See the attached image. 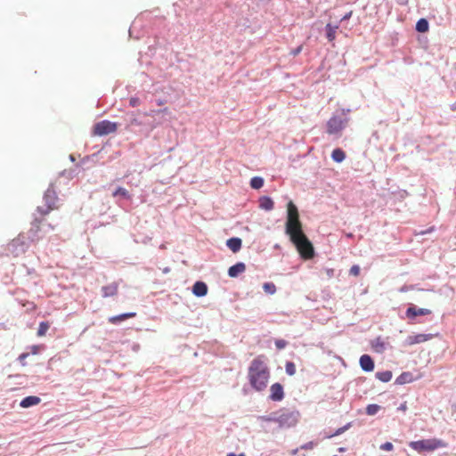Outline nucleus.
Masks as SVG:
<instances>
[{"mask_svg":"<svg viewBox=\"0 0 456 456\" xmlns=\"http://www.w3.org/2000/svg\"><path fill=\"white\" fill-rule=\"evenodd\" d=\"M286 233L289 235L302 257L310 259L314 256V247L303 232L297 208L292 201H289L287 205Z\"/></svg>","mask_w":456,"mask_h":456,"instance_id":"nucleus-1","label":"nucleus"},{"mask_svg":"<svg viewBox=\"0 0 456 456\" xmlns=\"http://www.w3.org/2000/svg\"><path fill=\"white\" fill-rule=\"evenodd\" d=\"M248 378L249 384L255 390L263 391L265 389L270 379V370L263 355L257 356L251 362L248 367Z\"/></svg>","mask_w":456,"mask_h":456,"instance_id":"nucleus-2","label":"nucleus"},{"mask_svg":"<svg viewBox=\"0 0 456 456\" xmlns=\"http://www.w3.org/2000/svg\"><path fill=\"white\" fill-rule=\"evenodd\" d=\"M45 206L37 207V211L42 215L48 214L51 210L58 208L59 198L54 191L53 185L50 184L43 197Z\"/></svg>","mask_w":456,"mask_h":456,"instance_id":"nucleus-3","label":"nucleus"},{"mask_svg":"<svg viewBox=\"0 0 456 456\" xmlns=\"http://www.w3.org/2000/svg\"><path fill=\"white\" fill-rule=\"evenodd\" d=\"M410 447L419 452H432L438 448L444 447V443L442 440L436 438L423 439L411 442Z\"/></svg>","mask_w":456,"mask_h":456,"instance_id":"nucleus-4","label":"nucleus"},{"mask_svg":"<svg viewBox=\"0 0 456 456\" xmlns=\"http://www.w3.org/2000/svg\"><path fill=\"white\" fill-rule=\"evenodd\" d=\"M348 118L333 115L327 122V133L329 134L338 135L346 127Z\"/></svg>","mask_w":456,"mask_h":456,"instance_id":"nucleus-5","label":"nucleus"},{"mask_svg":"<svg viewBox=\"0 0 456 456\" xmlns=\"http://www.w3.org/2000/svg\"><path fill=\"white\" fill-rule=\"evenodd\" d=\"M299 413L295 411L285 410L278 415L277 423L281 428H289L298 421Z\"/></svg>","mask_w":456,"mask_h":456,"instance_id":"nucleus-6","label":"nucleus"},{"mask_svg":"<svg viewBox=\"0 0 456 456\" xmlns=\"http://www.w3.org/2000/svg\"><path fill=\"white\" fill-rule=\"evenodd\" d=\"M117 130V124L109 120H102L94 125V134L106 135Z\"/></svg>","mask_w":456,"mask_h":456,"instance_id":"nucleus-7","label":"nucleus"},{"mask_svg":"<svg viewBox=\"0 0 456 456\" xmlns=\"http://www.w3.org/2000/svg\"><path fill=\"white\" fill-rule=\"evenodd\" d=\"M431 311L427 308H418L415 305H411L406 312L405 315L408 319L414 320L417 316L430 314Z\"/></svg>","mask_w":456,"mask_h":456,"instance_id":"nucleus-8","label":"nucleus"},{"mask_svg":"<svg viewBox=\"0 0 456 456\" xmlns=\"http://www.w3.org/2000/svg\"><path fill=\"white\" fill-rule=\"evenodd\" d=\"M270 399L274 402H280L284 398L283 387L280 383H274L270 388Z\"/></svg>","mask_w":456,"mask_h":456,"instance_id":"nucleus-9","label":"nucleus"},{"mask_svg":"<svg viewBox=\"0 0 456 456\" xmlns=\"http://www.w3.org/2000/svg\"><path fill=\"white\" fill-rule=\"evenodd\" d=\"M433 337L432 334H417V335H410L405 339V344L408 346H412L415 344H420L425 341L431 339Z\"/></svg>","mask_w":456,"mask_h":456,"instance_id":"nucleus-10","label":"nucleus"},{"mask_svg":"<svg viewBox=\"0 0 456 456\" xmlns=\"http://www.w3.org/2000/svg\"><path fill=\"white\" fill-rule=\"evenodd\" d=\"M359 362H360V366H361L362 370L366 372L372 371L374 369V366H375L374 361L369 354H362L360 357Z\"/></svg>","mask_w":456,"mask_h":456,"instance_id":"nucleus-11","label":"nucleus"},{"mask_svg":"<svg viewBox=\"0 0 456 456\" xmlns=\"http://www.w3.org/2000/svg\"><path fill=\"white\" fill-rule=\"evenodd\" d=\"M192 293L194 296L201 297L208 294V286L204 281H196L192 286Z\"/></svg>","mask_w":456,"mask_h":456,"instance_id":"nucleus-12","label":"nucleus"},{"mask_svg":"<svg viewBox=\"0 0 456 456\" xmlns=\"http://www.w3.org/2000/svg\"><path fill=\"white\" fill-rule=\"evenodd\" d=\"M118 283L112 282L110 284L102 287V296L103 297H113L118 293Z\"/></svg>","mask_w":456,"mask_h":456,"instance_id":"nucleus-13","label":"nucleus"},{"mask_svg":"<svg viewBox=\"0 0 456 456\" xmlns=\"http://www.w3.org/2000/svg\"><path fill=\"white\" fill-rule=\"evenodd\" d=\"M246 270V265L242 262H239L233 265H232L228 269V275L232 278H235L239 276L240 273H244Z\"/></svg>","mask_w":456,"mask_h":456,"instance_id":"nucleus-14","label":"nucleus"},{"mask_svg":"<svg viewBox=\"0 0 456 456\" xmlns=\"http://www.w3.org/2000/svg\"><path fill=\"white\" fill-rule=\"evenodd\" d=\"M416 379L414 378L413 374L410 371H404L402 374H400L396 379L395 384L396 385H404L411 383L414 381Z\"/></svg>","mask_w":456,"mask_h":456,"instance_id":"nucleus-15","label":"nucleus"},{"mask_svg":"<svg viewBox=\"0 0 456 456\" xmlns=\"http://www.w3.org/2000/svg\"><path fill=\"white\" fill-rule=\"evenodd\" d=\"M41 402V399L36 395H29L21 400L20 403V406L21 408H29L31 406L37 405Z\"/></svg>","mask_w":456,"mask_h":456,"instance_id":"nucleus-16","label":"nucleus"},{"mask_svg":"<svg viewBox=\"0 0 456 456\" xmlns=\"http://www.w3.org/2000/svg\"><path fill=\"white\" fill-rule=\"evenodd\" d=\"M112 197L118 199L117 202H119V200H131L132 196L129 193V191L123 188V187H118L113 192Z\"/></svg>","mask_w":456,"mask_h":456,"instance_id":"nucleus-17","label":"nucleus"},{"mask_svg":"<svg viewBox=\"0 0 456 456\" xmlns=\"http://www.w3.org/2000/svg\"><path fill=\"white\" fill-rule=\"evenodd\" d=\"M242 240L240 238L232 237L226 240V246L233 252L236 253L240 250Z\"/></svg>","mask_w":456,"mask_h":456,"instance_id":"nucleus-18","label":"nucleus"},{"mask_svg":"<svg viewBox=\"0 0 456 456\" xmlns=\"http://www.w3.org/2000/svg\"><path fill=\"white\" fill-rule=\"evenodd\" d=\"M136 315V313L131 312V313H125L118 315H114L109 318V322L112 324H118L128 318L134 317Z\"/></svg>","mask_w":456,"mask_h":456,"instance_id":"nucleus-19","label":"nucleus"},{"mask_svg":"<svg viewBox=\"0 0 456 456\" xmlns=\"http://www.w3.org/2000/svg\"><path fill=\"white\" fill-rule=\"evenodd\" d=\"M40 231L39 228V221L36 218L34 222L32 223V227L28 231V239L31 241H35L38 240L39 236L37 235L38 232Z\"/></svg>","mask_w":456,"mask_h":456,"instance_id":"nucleus-20","label":"nucleus"},{"mask_svg":"<svg viewBox=\"0 0 456 456\" xmlns=\"http://www.w3.org/2000/svg\"><path fill=\"white\" fill-rule=\"evenodd\" d=\"M273 200L267 196H263L259 199V207L266 211H270L273 208Z\"/></svg>","mask_w":456,"mask_h":456,"instance_id":"nucleus-21","label":"nucleus"},{"mask_svg":"<svg viewBox=\"0 0 456 456\" xmlns=\"http://www.w3.org/2000/svg\"><path fill=\"white\" fill-rule=\"evenodd\" d=\"M338 28V26H332L330 23H328L325 27L326 37L330 42H332L336 37V32Z\"/></svg>","mask_w":456,"mask_h":456,"instance_id":"nucleus-22","label":"nucleus"},{"mask_svg":"<svg viewBox=\"0 0 456 456\" xmlns=\"http://www.w3.org/2000/svg\"><path fill=\"white\" fill-rule=\"evenodd\" d=\"M331 159L337 163H341L346 159V153L343 150L337 148L333 150Z\"/></svg>","mask_w":456,"mask_h":456,"instance_id":"nucleus-23","label":"nucleus"},{"mask_svg":"<svg viewBox=\"0 0 456 456\" xmlns=\"http://www.w3.org/2000/svg\"><path fill=\"white\" fill-rule=\"evenodd\" d=\"M415 28L419 33H425V32L428 31L429 24H428V20H426L425 18L419 19L416 23Z\"/></svg>","mask_w":456,"mask_h":456,"instance_id":"nucleus-24","label":"nucleus"},{"mask_svg":"<svg viewBox=\"0 0 456 456\" xmlns=\"http://www.w3.org/2000/svg\"><path fill=\"white\" fill-rule=\"evenodd\" d=\"M376 378L382 382H388L391 380L393 374L390 370L376 372Z\"/></svg>","mask_w":456,"mask_h":456,"instance_id":"nucleus-25","label":"nucleus"},{"mask_svg":"<svg viewBox=\"0 0 456 456\" xmlns=\"http://www.w3.org/2000/svg\"><path fill=\"white\" fill-rule=\"evenodd\" d=\"M264 185V179L260 176H254L253 178H251L250 180V186L255 189V190H258L260 188H262Z\"/></svg>","mask_w":456,"mask_h":456,"instance_id":"nucleus-26","label":"nucleus"},{"mask_svg":"<svg viewBox=\"0 0 456 456\" xmlns=\"http://www.w3.org/2000/svg\"><path fill=\"white\" fill-rule=\"evenodd\" d=\"M50 328V324L47 322H41L37 330V336H45Z\"/></svg>","mask_w":456,"mask_h":456,"instance_id":"nucleus-27","label":"nucleus"},{"mask_svg":"<svg viewBox=\"0 0 456 456\" xmlns=\"http://www.w3.org/2000/svg\"><path fill=\"white\" fill-rule=\"evenodd\" d=\"M372 346L374 347L375 351L378 353H383L386 349L385 343L378 338L374 343L372 344Z\"/></svg>","mask_w":456,"mask_h":456,"instance_id":"nucleus-28","label":"nucleus"},{"mask_svg":"<svg viewBox=\"0 0 456 456\" xmlns=\"http://www.w3.org/2000/svg\"><path fill=\"white\" fill-rule=\"evenodd\" d=\"M263 289L265 293L273 295L276 292V286L273 282H265L263 285Z\"/></svg>","mask_w":456,"mask_h":456,"instance_id":"nucleus-29","label":"nucleus"},{"mask_svg":"<svg viewBox=\"0 0 456 456\" xmlns=\"http://www.w3.org/2000/svg\"><path fill=\"white\" fill-rule=\"evenodd\" d=\"M380 410V406L378 405V404H369L367 407H366V413L370 416H373L375 414H377L379 412V411Z\"/></svg>","mask_w":456,"mask_h":456,"instance_id":"nucleus-30","label":"nucleus"},{"mask_svg":"<svg viewBox=\"0 0 456 456\" xmlns=\"http://www.w3.org/2000/svg\"><path fill=\"white\" fill-rule=\"evenodd\" d=\"M285 371L288 375L293 376L296 373V365L292 362H287L285 365Z\"/></svg>","mask_w":456,"mask_h":456,"instance_id":"nucleus-31","label":"nucleus"},{"mask_svg":"<svg viewBox=\"0 0 456 456\" xmlns=\"http://www.w3.org/2000/svg\"><path fill=\"white\" fill-rule=\"evenodd\" d=\"M258 419L263 420V421H269V422H276L277 423L278 414L277 413H273L270 416H260Z\"/></svg>","mask_w":456,"mask_h":456,"instance_id":"nucleus-32","label":"nucleus"},{"mask_svg":"<svg viewBox=\"0 0 456 456\" xmlns=\"http://www.w3.org/2000/svg\"><path fill=\"white\" fill-rule=\"evenodd\" d=\"M351 425H352L351 423H347L344 427L338 428L335 431V433L332 435V436H339V435L343 434L344 432H346L347 429L350 428Z\"/></svg>","mask_w":456,"mask_h":456,"instance_id":"nucleus-33","label":"nucleus"},{"mask_svg":"<svg viewBox=\"0 0 456 456\" xmlns=\"http://www.w3.org/2000/svg\"><path fill=\"white\" fill-rule=\"evenodd\" d=\"M379 448H380V450L389 452L394 449V445L390 442H386V443L382 444Z\"/></svg>","mask_w":456,"mask_h":456,"instance_id":"nucleus-34","label":"nucleus"},{"mask_svg":"<svg viewBox=\"0 0 456 456\" xmlns=\"http://www.w3.org/2000/svg\"><path fill=\"white\" fill-rule=\"evenodd\" d=\"M287 344H288L287 341L284 340V339H277V340H275V346L280 350L285 348Z\"/></svg>","mask_w":456,"mask_h":456,"instance_id":"nucleus-35","label":"nucleus"},{"mask_svg":"<svg viewBox=\"0 0 456 456\" xmlns=\"http://www.w3.org/2000/svg\"><path fill=\"white\" fill-rule=\"evenodd\" d=\"M349 273L354 276H357L360 273V267L357 265H353L350 270Z\"/></svg>","mask_w":456,"mask_h":456,"instance_id":"nucleus-36","label":"nucleus"},{"mask_svg":"<svg viewBox=\"0 0 456 456\" xmlns=\"http://www.w3.org/2000/svg\"><path fill=\"white\" fill-rule=\"evenodd\" d=\"M140 102H141V101H140V99H139V98H137V97H132V98H130V100H129V105H130L131 107H134H134H137V106L140 104Z\"/></svg>","mask_w":456,"mask_h":456,"instance_id":"nucleus-37","label":"nucleus"},{"mask_svg":"<svg viewBox=\"0 0 456 456\" xmlns=\"http://www.w3.org/2000/svg\"><path fill=\"white\" fill-rule=\"evenodd\" d=\"M314 446V442H308L303 445H301L300 449H303V450H311L313 449Z\"/></svg>","mask_w":456,"mask_h":456,"instance_id":"nucleus-38","label":"nucleus"},{"mask_svg":"<svg viewBox=\"0 0 456 456\" xmlns=\"http://www.w3.org/2000/svg\"><path fill=\"white\" fill-rule=\"evenodd\" d=\"M302 49H303V45H299L297 48L291 50L290 54H292L293 56H296L301 53Z\"/></svg>","mask_w":456,"mask_h":456,"instance_id":"nucleus-39","label":"nucleus"},{"mask_svg":"<svg viewBox=\"0 0 456 456\" xmlns=\"http://www.w3.org/2000/svg\"><path fill=\"white\" fill-rule=\"evenodd\" d=\"M28 354L23 353L19 356V361L21 362L22 365H25V359L28 357Z\"/></svg>","mask_w":456,"mask_h":456,"instance_id":"nucleus-40","label":"nucleus"},{"mask_svg":"<svg viewBox=\"0 0 456 456\" xmlns=\"http://www.w3.org/2000/svg\"><path fill=\"white\" fill-rule=\"evenodd\" d=\"M131 116H134V114L132 113ZM130 125L139 126V125H141V122L136 118L133 117L130 119Z\"/></svg>","mask_w":456,"mask_h":456,"instance_id":"nucleus-41","label":"nucleus"},{"mask_svg":"<svg viewBox=\"0 0 456 456\" xmlns=\"http://www.w3.org/2000/svg\"><path fill=\"white\" fill-rule=\"evenodd\" d=\"M350 112V110L349 109H343L341 110V113L340 114H338V116H342V117H346L347 113Z\"/></svg>","mask_w":456,"mask_h":456,"instance_id":"nucleus-42","label":"nucleus"},{"mask_svg":"<svg viewBox=\"0 0 456 456\" xmlns=\"http://www.w3.org/2000/svg\"><path fill=\"white\" fill-rule=\"evenodd\" d=\"M333 273H334V270L333 269H328L327 270V274L328 276L331 277L333 275Z\"/></svg>","mask_w":456,"mask_h":456,"instance_id":"nucleus-43","label":"nucleus"},{"mask_svg":"<svg viewBox=\"0 0 456 456\" xmlns=\"http://www.w3.org/2000/svg\"><path fill=\"white\" fill-rule=\"evenodd\" d=\"M227 456H245L244 453L235 454L233 452L228 453Z\"/></svg>","mask_w":456,"mask_h":456,"instance_id":"nucleus-44","label":"nucleus"},{"mask_svg":"<svg viewBox=\"0 0 456 456\" xmlns=\"http://www.w3.org/2000/svg\"><path fill=\"white\" fill-rule=\"evenodd\" d=\"M400 292H406L408 291V288L407 286H403L400 289H399Z\"/></svg>","mask_w":456,"mask_h":456,"instance_id":"nucleus-45","label":"nucleus"},{"mask_svg":"<svg viewBox=\"0 0 456 456\" xmlns=\"http://www.w3.org/2000/svg\"><path fill=\"white\" fill-rule=\"evenodd\" d=\"M351 16V12L350 13H347L346 14L343 18H342V20H346L347 19H349V17Z\"/></svg>","mask_w":456,"mask_h":456,"instance_id":"nucleus-46","label":"nucleus"},{"mask_svg":"<svg viewBox=\"0 0 456 456\" xmlns=\"http://www.w3.org/2000/svg\"><path fill=\"white\" fill-rule=\"evenodd\" d=\"M398 409L404 411L406 409V404L405 403L401 404V406Z\"/></svg>","mask_w":456,"mask_h":456,"instance_id":"nucleus-47","label":"nucleus"},{"mask_svg":"<svg viewBox=\"0 0 456 456\" xmlns=\"http://www.w3.org/2000/svg\"><path fill=\"white\" fill-rule=\"evenodd\" d=\"M432 230H433V227H432V228H430L429 230L425 231V232H421L420 233H421V234H426V233H428V232H430Z\"/></svg>","mask_w":456,"mask_h":456,"instance_id":"nucleus-48","label":"nucleus"},{"mask_svg":"<svg viewBox=\"0 0 456 456\" xmlns=\"http://www.w3.org/2000/svg\"><path fill=\"white\" fill-rule=\"evenodd\" d=\"M69 159L71 161H75V158L72 155L69 156Z\"/></svg>","mask_w":456,"mask_h":456,"instance_id":"nucleus-49","label":"nucleus"}]
</instances>
